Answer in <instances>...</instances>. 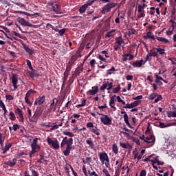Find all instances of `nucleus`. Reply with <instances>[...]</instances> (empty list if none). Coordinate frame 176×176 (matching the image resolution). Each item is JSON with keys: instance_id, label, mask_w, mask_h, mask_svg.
<instances>
[{"instance_id": "1", "label": "nucleus", "mask_w": 176, "mask_h": 176, "mask_svg": "<svg viewBox=\"0 0 176 176\" xmlns=\"http://www.w3.org/2000/svg\"><path fill=\"white\" fill-rule=\"evenodd\" d=\"M74 144V139L72 138L68 139L66 136L63 138L60 143V148H64L66 145V148L63 151L64 156H68L71 153V149H72V144Z\"/></svg>"}, {"instance_id": "2", "label": "nucleus", "mask_w": 176, "mask_h": 176, "mask_svg": "<svg viewBox=\"0 0 176 176\" xmlns=\"http://www.w3.org/2000/svg\"><path fill=\"white\" fill-rule=\"evenodd\" d=\"M99 159L102 164H104L106 168H111V164H109V157L107 153H100Z\"/></svg>"}, {"instance_id": "3", "label": "nucleus", "mask_w": 176, "mask_h": 176, "mask_svg": "<svg viewBox=\"0 0 176 176\" xmlns=\"http://www.w3.org/2000/svg\"><path fill=\"white\" fill-rule=\"evenodd\" d=\"M31 148L32 151L30 152V156H32V155H34L36 153V152H39L41 151V146L38 145V139L35 138L33 140V142L31 144Z\"/></svg>"}, {"instance_id": "4", "label": "nucleus", "mask_w": 176, "mask_h": 176, "mask_svg": "<svg viewBox=\"0 0 176 176\" xmlns=\"http://www.w3.org/2000/svg\"><path fill=\"white\" fill-rule=\"evenodd\" d=\"M118 3H109L104 6L102 8L101 13L102 14H105V13H108L111 12V9H113V8H116Z\"/></svg>"}, {"instance_id": "5", "label": "nucleus", "mask_w": 176, "mask_h": 176, "mask_svg": "<svg viewBox=\"0 0 176 176\" xmlns=\"http://www.w3.org/2000/svg\"><path fill=\"white\" fill-rule=\"evenodd\" d=\"M46 141L48 145H50V146H52L54 149H60V143L58 142V140L57 139L53 140H52V138H47Z\"/></svg>"}, {"instance_id": "6", "label": "nucleus", "mask_w": 176, "mask_h": 176, "mask_svg": "<svg viewBox=\"0 0 176 176\" xmlns=\"http://www.w3.org/2000/svg\"><path fill=\"white\" fill-rule=\"evenodd\" d=\"M101 116L100 118L101 123L104 126H109V124H112V118H109L107 115L99 114Z\"/></svg>"}, {"instance_id": "7", "label": "nucleus", "mask_w": 176, "mask_h": 176, "mask_svg": "<svg viewBox=\"0 0 176 176\" xmlns=\"http://www.w3.org/2000/svg\"><path fill=\"white\" fill-rule=\"evenodd\" d=\"M17 21L21 24V25H23L25 27H32L33 28H37L39 27V25H32L30 23V22L25 21L24 18H18Z\"/></svg>"}, {"instance_id": "8", "label": "nucleus", "mask_w": 176, "mask_h": 176, "mask_svg": "<svg viewBox=\"0 0 176 176\" xmlns=\"http://www.w3.org/2000/svg\"><path fill=\"white\" fill-rule=\"evenodd\" d=\"M96 1H97V0H92V1H87V3L82 5L80 8L79 12L81 14L85 13V12H86V10L87 9V8H89V6H91V5H93V3H94V2H96Z\"/></svg>"}, {"instance_id": "9", "label": "nucleus", "mask_w": 176, "mask_h": 176, "mask_svg": "<svg viewBox=\"0 0 176 176\" xmlns=\"http://www.w3.org/2000/svg\"><path fill=\"white\" fill-rule=\"evenodd\" d=\"M141 104V100H136L131 104H125V106L123 107L125 109H133V108H135V107H138Z\"/></svg>"}, {"instance_id": "10", "label": "nucleus", "mask_w": 176, "mask_h": 176, "mask_svg": "<svg viewBox=\"0 0 176 176\" xmlns=\"http://www.w3.org/2000/svg\"><path fill=\"white\" fill-rule=\"evenodd\" d=\"M113 87V82H109L107 81L106 83L103 84L100 87V90L104 91L105 90V89H107V90H111V89H112Z\"/></svg>"}, {"instance_id": "11", "label": "nucleus", "mask_w": 176, "mask_h": 176, "mask_svg": "<svg viewBox=\"0 0 176 176\" xmlns=\"http://www.w3.org/2000/svg\"><path fill=\"white\" fill-rule=\"evenodd\" d=\"M12 83L13 85L14 90H16L19 87L17 86V83L19 82V78L16 74H13L11 78Z\"/></svg>"}, {"instance_id": "12", "label": "nucleus", "mask_w": 176, "mask_h": 176, "mask_svg": "<svg viewBox=\"0 0 176 176\" xmlns=\"http://www.w3.org/2000/svg\"><path fill=\"white\" fill-rule=\"evenodd\" d=\"M121 115H124V120L128 127H130V129H133V126H131V124H130V122L129 121V116L127 115L126 111H121Z\"/></svg>"}, {"instance_id": "13", "label": "nucleus", "mask_w": 176, "mask_h": 176, "mask_svg": "<svg viewBox=\"0 0 176 176\" xmlns=\"http://www.w3.org/2000/svg\"><path fill=\"white\" fill-rule=\"evenodd\" d=\"M45 97L43 96L41 97H38L34 101V105H42L43 102H45Z\"/></svg>"}, {"instance_id": "14", "label": "nucleus", "mask_w": 176, "mask_h": 176, "mask_svg": "<svg viewBox=\"0 0 176 176\" xmlns=\"http://www.w3.org/2000/svg\"><path fill=\"white\" fill-rule=\"evenodd\" d=\"M50 6H52V9L53 12H55V13H58L60 12V6L56 3H50Z\"/></svg>"}, {"instance_id": "15", "label": "nucleus", "mask_w": 176, "mask_h": 176, "mask_svg": "<svg viewBox=\"0 0 176 176\" xmlns=\"http://www.w3.org/2000/svg\"><path fill=\"white\" fill-rule=\"evenodd\" d=\"M92 89H90L87 91V94L90 96H94L98 93V87L94 86L91 87Z\"/></svg>"}, {"instance_id": "16", "label": "nucleus", "mask_w": 176, "mask_h": 176, "mask_svg": "<svg viewBox=\"0 0 176 176\" xmlns=\"http://www.w3.org/2000/svg\"><path fill=\"white\" fill-rule=\"evenodd\" d=\"M116 97V95H113L110 98L109 106L113 109H116V107H115V102L116 101V99L115 98Z\"/></svg>"}, {"instance_id": "17", "label": "nucleus", "mask_w": 176, "mask_h": 176, "mask_svg": "<svg viewBox=\"0 0 176 176\" xmlns=\"http://www.w3.org/2000/svg\"><path fill=\"white\" fill-rule=\"evenodd\" d=\"M155 136L154 135H150L149 137H144V141L146 142L147 144H151L152 142H155Z\"/></svg>"}, {"instance_id": "18", "label": "nucleus", "mask_w": 176, "mask_h": 176, "mask_svg": "<svg viewBox=\"0 0 176 176\" xmlns=\"http://www.w3.org/2000/svg\"><path fill=\"white\" fill-rule=\"evenodd\" d=\"M16 163H17V159L14 158L12 160L4 162V164H6V166H9L10 167H13L14 166H16Z\"/></svg>"}, {"instance_id": "19", "label": "nucleus", "mask_w": 176, "mask_h": 176, "mask_svg": "<svg viewBox=\"0 0 176 176\" xmlns=\"http://www.w3.org/2000/svg\"><path fill=\"white\" fill-rule=\"evenodd\" d=\"M31 173H32V175H30V173H28V170H25L24 172V176H39V173L34 169H32Z\"/></svg>"}, {"instance_id": "20", "label": "nucleus", "mask_w": 176, "mask_h": 176, "mask_svg": "<svg viewBox=\"0 0 176 176\" xmlns=\"http://www.w3.org/2000/svg\"><path fill=\"white\" fill-rule=\"evenodd\" d=\"M120 146H121V148H124L125 149H131V145L129 144V142H120Z\"/></svg>"}, {"instance_id": "21", "label": "nucleus", "mask_w": 176, "mask_h": 176, "mask_svg": "<svg viewBox=\"0 0 176 176\" xmlns=\"http://www.w3.org/2000/svg\"><path fill=\"white\" fill-rule=\"evenodd\" d=\"M144 39H152L153 41H155V38L152 32H148L145 36H144Z\"/></svg>"}, {"instance_id": "22", "label": "nucleus", "mask_w": 176, "mask_h": 176, "mask_svg": "<svg viewBox=\"0 0 176 176\" xmlns=\"http://www.w3.org/2000/svg\"><path fill=\"white\" fill-rule=\"evenodd\" d=\"M55 101H56V104L57 102H58V99L55 98L52 100V102L50 104V109L52 111H56V104L54 103Z\"/></svg>"}, {"instance_id": "23", "label": "nucleus", "mask_w": 176, "mask_h": 176, "mask_svg": "<svg viewBox=\"0 0 176 176\" xmlns=\"http://www.w3.org/2000/svg\"><path fill=\"white\" fill-rule=\"evenodd\" d=\"M15 113L19 115L21 122L24 121V116H23V111L20 109V108H17L15 111Z\"/></svg>"}, {"instance_id": "24", "label": "nucleus", "mask_w": 176, "mask_h": 176, "mask_svg": "<svg viewBox=\"0 0 176 176\" xmlns=\"http://www.w3.org/2000/svg\"><path fill=\"white\" fill-rule=\"evenodd\" d=\"M142 64H144V60L141 59L140 60H136L135 63H132L133 67H142Z\"/></svg>"}, {"instance_id": "25", "label": "nucleus", "mask_w": 176, "mask_h": 176, "mask_svg": "<svg viewBox=\"0 0 176 176\" xmlns=\"http://www.w3.org/2000/svg\"><path fill=\"white\" fill-rule=\"evenodd\" d=\"M23 49L25 51L26 53H28L29 54H34V50L30 48L28 45L24 44L23 45Z\"/></svg>"}, {"instance_id": "26", "label": "nucleus", "mask_w": 176, "mask_h": 176, "mask_svg": "<svg viewBox=\"0 0 176 176\" xmlns=\"http://www.w3.org/2000/svg\"><path fill=\"white\" fill-rule=\"evenodd\" d=\"M170 126H175V123H171L169 122L168 124L166 125V124H164V122H160V127H161L162 129H164L166 127H170Z\"/></svg>"}, {"instance_id": "27", "label": "nucleus", "mask_w": 176, "mask_h": 176, "mask_svg": "<svg viewBox=\"0 0 176 176\" xmlns=\"http://www.w3.org/2000/svg\"><path fill=\"white\" fill-rule=\"evenodd\" d=\"M156 39L159 41V42H162L163 43H169L170 41L166 38L163 37H156Z\"/></svg>"}, {"instance_id": "28", "label": "nucleus", "mask_w": 176, "mask_h": 176, "mask_svg": "<svg viewBox=\"0 0 176 176\" xmlns=\"http://www.w3.org/2000/svg\"><path fill=\"white\" fill-rule=\"evenodd\" d=\"M86 142L88 145H89V148H94V142H93V140L91 138H89L88 140H86Z\"/></svg>"}, {"instance_id": "29", "label": "nucleus", "mask_w": 176, "mask_h": 176, "mask_svg": "<svg viewBox=\"0 0 176 176\" xmlns=\"http://www.w3.org/2000/svg\"><path fill=\"white\" fill-rule=\"evenodd\" d=\"M112 151L116 155H118V152H119V148H118V145L116 144H113L112 145Z\"/></svg>"}, {"instance_id": "30", "label": "nucleus", "mask_w": 176, "mask_h": 176, "mask_svg": "<svg viewBox=\"0 0 176 176\" xmlns=\"http://www.w3.org/2000/svg\"><path fill=\"white\" fill-rule=\"evenodd\" d=\"M144 8H145V4H143L142 6L139 5L138 7V13H145V11H144Z\"/></svg>"}, {"instance_id": "31", "label": "nucleus", "mask_w": 176, "mask_h": 176, "mask_svg": "<svg viewBox=\"0 0 176 176\" xmlns=\"http://www.w3.org/2000/svg\"><path fill=\"white\" fill-rule=\"evenodd\" d=\"M155 50H157L158 56L159 54H164L166 53V50L163 48H155Z\"/></svg>"}, {"instance_id": "32", "label": "nucleus", "mask_w": 176, "mask_h": 176, "mask_svg": "<svg viewBox=\"0 0 176 176\" xmlns=\"http://www.w3.org/2000/svg\"><path fill=\"white\" fill-rule=\"evenodd\" d=\"M150 52H151L150 54H151L153 57H157L158 54H157V50H156V48L151 50Z\"/></svg>"}, {"instance_id": "33", "label": "nucleus", "mask_w": 176, "mask_h": 176, "mask_svg": "<svg viewBox=\"0 0 176 176\" xmlns=\"http://www.w3.org/2000/svg\"><path fill=\"white\" fill-rule=\"evenodd\" d=\"M116 43L118 44V45H121L122 46V43H123V38H122V36H119L118 38H116Z\"/></svg>"}, {"instance_id": "34", "label": "nucleus", "mask_w": 176, "mask_h": 176, "mask_svg": "<svg viewBox=\"0 0 176 176\" xmlns=\"http://www.w3.org/2000/svg\"><path fill=\"white\" fill-rule=\"evenodd\" d=\"M10 148H12V144H6L5 148L3 151V153H6L7 151H9V149H10Z\"/></svg>"}, {"instance_id": "35", "label": "nucleus", "mask_w": 176, "mask_h": 176, "mask_svg": "<svg viewBox=\"0 0 176 176\" xmlns=\"http://www.w3.org/2000/svg\"><path fill=\"white\" fill-rule=\"evenodd\" d=\"M29 76L30 78H35L36 76V70L32 69V72H29Z\"/></svg>"}, {"instance_id": "36", "label": "nucleus", "mask_w": 176, "mask_h": 176, "mask_svg": "<svg viewBox=\"0 0 176 176\" xmlns=\"http://www.w3.org/2000/svg\"><path fill=\"white\" fill-rule=\"evenodd\" d=\"M113 32H115V30L108 32L107 34H105V38H111V36H113Z\"/></svg>"}, {"instance_id": "37", "label": "nucleus", "mask_w": 176, "mask_h": 176, "mask_svg": "<svg viewBox=\"0 0 176 176\" xmlns=\"http://www.w3.org/2000/svg\"><path fill=\"white\" fill-rule=\"evenodd\" d=\"M116 71V69H115V67H112V68L107 70V75H112V74H113V72H115Z\"/></svg>"}, {"instance_id": "38", "label": "nucleus", "mask_w": 176, "mask_h": 176, "mask_svg": "<svg viewBox=\"0 0 176 176\" xmlns=\"http://www.w3.org/2000/svg\"><path fill=\"white\" fill-rule=\"evenodd\" d=\"M122 133V134H123V135L124 136V137H126V138L127 139V140H131V135H130V133H127V132H124V131H122V132H121Z\"/></svg>"}, {"instance_id": "39", "label": "nucleus", "mask_w": 176, "mask_h": 176, "mask_svg": "<svg viewBox=\"0 0 176 176\" xmlns=\"http://www.w3.org/2000/svg\"><path fill=\"white\" fill-rule=\"evenodd\" d=\"M163 100V97H162V95L157 96V98L155 99L154 103L157 104L159 101H162Z\"/></svg>"}, {"instance_id": "40", "label": "nucleus", "mask_w": 176, "mask_h": 176, "mask_svg": "<svg viewBox=\"0 0 176 176\" xmlns=\"http://www.w3.org/2000/svg\"><path fill=\"white\" fill-rule=\"evenodd\" d=\"M149 161L151 162L152 164H156L159 161V156L154 157L153 160H150Z\"/></svg>"}, {"instance_id": "41", "label": "nucleus", "mask_w": 176, "mask_h": 176, "mask_svg": "<svg viewBox=\"0 0 176 176\" xmlns=\"http://www.w3.org/2000/svg\"><path fill=\"white\" fill-rule=\"evenodd\" d=\"M33 93H35V91L32 90V89H30L25 95V98H30V94H32Z\"/></svg>"}, {"instance_id": "42", "label": "nucleus", "mask_w": 176, "mask_h": 176, "mask_svg": "<svg viewBox=\"0 0 176 176\" xmlns=\"http://www.w3.org/2000/svg\"><path fill=\"white\" fill-rule=\"evenodd\" d=\"M91 131L94 133V134H96V135H100V132L98 130V128L96 127V129H91Z\"/></svg>"}, {"instance_id": "43", "label": "nucleus", "mask_w": 176, "mask_h": 176, "mask_svg": "<svg viewBox=\"0 0 176 176\" xmlns=\"http://www.w3.org/2000/svg\"><path fill=\"white\" fill-rule=\"evenodd\" d=\"M156 97H157V93L156 92L152 93L149 95L150 100H155Z\"/></svg>"}, {"instance_id": "44", "label": "nucleus", "mask_w": 176, "mask_h": 176, "mask_svg": "<svg viewBox=\"0 0 176 176\" xmlns=\"http://www.w3.org/2000/svg\"><path fill=\"white\" fill-rule=\"evenodd\" d=\"M117 101H118V102H121L122 105H126V102H124V100H122L120 96H117Z\"/></svg>"}, {"instance_id": "45", "label": "nucleus", "mask_w": 176, "mask_h": 176, "mask_svg": "<svg viewBox=\"0 0 176 176\" xmlns=\"http://www.w3.org/2000/svg\"><path fill=\"white\" fill-rule=\"evenodd\" d=\"M40 159L38 160V163H45L46 162V160H45V157L42 155H40Z\"/></svg>"}, {"instance_id": "46", "label": "nucleus", "mask_w": 176, "mask_h": 176, "mask_svg": "<svg viewBox=\"0 0 176 176\" xmlns=\"http://www.w3.org/2000/svg\"><path fill=\"white\" fill-rule=\"evenodd\" d=\"M89 65H91V68H94L96 67V60L94 59H91L89 62Z\"/></svg>"}, {"instance_id": "47", "label": "nucleus", "mask_w": 176, "mask_h": 176, "mask_svg": "<svg viewBox=\"0 0 176 176\" xmlns=\"http://www.w3.org/2000/svg\"><path fill=\"white\" fill-rule=\"evenodd\" d=\"M122 47V45L120 44H118L117 43H115L114 44V50L118 51L119 49Z\"/></svg>"}, {"instance_id": "48", "label": "nucleus", "mask_w": 176, "mask_h": 176, "mask_svg": "<svg viewBox=\"0 0 176 176\" xmlns=\"http://www.w3.org/2000/svg\"><path fill=\"white\" fill-rule=\"evenodd\" d=\"M64 135H68L69 137H74V133L69 131H63Z\"/></svg>"}, {"instance_id": "49", "label": "nucleus", "mask_w": 176, "mask_h": 176, "mask_svg": "<svg viewBox=\"0 0 176 176\" xmlns=\"http://www.w3.org/2000/svg\"><path fill=\"white\" fill-rule=\"evenodd\" d=\"M19 129H20V126L17 124H14L12 126V130H14V131H17Z\"/></svg>"}, {"instance_id": "50", "label": "nucleus", "mask_w": 176, "mask_h": 176, "mask_svg": "<svg viewBox=\"0 0 176 176\" xmlns=\"http://www.w3.org/2000/svg\"><path fill=\"white\" fill-rule=\"evenodd\" d=\"M149 14L150 16H153V14H155V7L150 8Z\"/></svg>"}, {"instance_id": "51", "label": "nucleus", "mask_w": 176, "mask_h": 176, "mask_svg": "<svg viewBox=\"0 0 176 176\" xmlns=\"http://www.w3.org/2000/svg\"><path fill=\"white\" fill-rule=\"evenodd\" d=\"M120 91V85H118L117 87H115L113 89V93L116 94V93H118Z\"/></svg>"}, {"instance_id": "52", "label": "nucleus", "mask_w": 176, "mask_h": 176, "mask_svg": "<svg viewBox=\"0 0 176 176\" xmlns=\"http://www.w3.org/2000/svg\"><path fill=\"white\" fill-rule=\"evenodd\" d=\"M10 116L11 118V120H14V119H16V116L14 115V113H13V111L10 112Z\"/></svg>"}, {"instance_id": "53", "label": "nucleus", "mask_w": 176, "mask_h": 176, "mask_svg": "<svg viewBox=\"0 0 176 176\" xmlns=\"http://www.w3.org/2000/svg\"><path fill=\"white\" fill-rule=\"evenodd\" d=\"M65 31H67V29H65V28L59 30V32H58L59 35L60 36H63V35H64V34H65Z\"/></svg>"}, {"instance_id": "54", "label": "nucleus", "mask_w": 176, "mask_h": 176, "mask_svg": "<svg viewBox=\"0 0 176 176\" xmlns=\"http://www.w3.org/2000/svg\"><path fill=\"white\" fill-rule=\"evenodd\" d=\"M122 61H127V60H129V54L122 55Z\"/></svg>"}, {"instance_id": "55", "label": "nucleus", "mask_w": 176, "mask_h": 176, "mask_svg": "<svg viewBox=\"0 0 176 176\" xmlns=\"http://www.w3.org/2000/svg\"><path fill=\"white\" fill-rule=\"evenodd\" d=\"M85 105H86V100L83 99L81 101V104H78L79 108H82V107H85Z\"/></svg>"}, {"instance_id": "56", "label": "nucleus", "mask_w": 176, "mask_h": 176, "mask_svg": "<svg viewBox=\"0 0 176 176\" xmlns=\"http://www.w3.org/2000/svg\"><path fill=\"white\" fill-rule=\"evenodd\" d=\"M27 65L29 67L30 69H33L32 65L31 64V61L28 59L26 60Z\"/></svg>"}, {"instance_id": "57", "label": "nucleus", "mask_w": 176, "mask_h": 176, "mask_svg": "<svg viewBox=\"0 0 176 176\" xmlns=\"http://www.w3.org/2000/svg\"><path fill=\"white\" fill-rule=\"evenodd\" d=\"M151 57H152L151 54L148 53L146 56V61H148V60L151 61L152 60V58H151Z\"/></svg>"}, {"instance_id": "58", "label": "nucleus", "mask_w": 176, "mask_h": 176, "mask_svg": "<svg viewBox=\"0 0 176 176\" xmlns=\"http://www.w3.org/2000/svg\"><path fill=\"white\" fill-rule=\"evenodd\" d=\"M168 118H174V111H168L167 113Z\"/></svg>"}, {"instance_id": "59", "label": "nucleus", "mask_w": 176, "mask_h": 176, "mask_svg": "<svg viewBox=\"0 0 176 176\" xmlns=\"http://www.w3.org/2000/svg\"><path fill=\"white\" fill-rule=\"evenodd\" d=\"M4 140H2V133H0V145L3 146Z\"/></svg>"}, {"instance_id": "60", "label": "nucleus", "mask_w": 176, "mask_h": 176, "mask_svg": "<svg viewBox=\"0 0 176 176\" xmlns=\"http://www.w3.org/2000/svg\"><path fill=\"white\" fill-rule=\"evenodd\" d=\"M140 176H146V170H142L140 171Z\"/></svg>"}, {"instance_id": "61", "label": "nucleus", "mask_w": 176, "mask_h": 176, "mask_svg": "<svg viewBox=\"0 0 176 176\" xmlns=\"http://www.w3.org/2000/svg\"><path fill=\"white\" fill-rule=\"evenodd\" d=\"M0 108H2V109H4V108H6L5 106V103L2 100H0Z\"/></svg>"}, {"instance_id": "62", "label": "nucleus", "mask_w": 176, "mask_h": 176, "mask_svg": "<svg viewBox=\"0 0 176 176\" xmlns=\"http://www.w3.org/2000/svg\"><path fill=\"white\" fill-rule=\"evenodd\" d=\"M102 171H103L104 174L105 175V176H111V175L109 174V172H108V170L103 169Z\"/></svg>"}, {"instance_id": "63", "label": "nucleus", "mask_w": 176, "mask_h": 176, "mask_svg": "<svg viewBox=\"0 0 176 176\" xmlns=\"http://www.w3.org/2000/svg\"><path fill=\"white\" fill-rule=\"evenodd\" d=\"M50 127H52L51 130H57V129H58V124H55V125H53V126L50 125Z\"/></svg>"}, {"instance_id": "64", "label": "nucleus", "mask_w": 176, "mask_h": 176, "mask_svg": "<svg viewBox=\"0 0 176 176\" xmlns=\"http://www.w3.org/2000/svg\"><path fill=\"white\" fill-rule=\"evenodd\" d=\"M6 100H9L10 101H12V100H13V97L12 96V95H6Z\"/></svg>"}]
</instances>
